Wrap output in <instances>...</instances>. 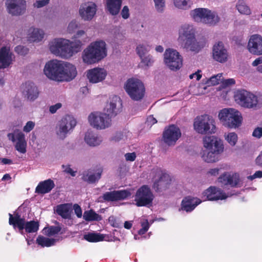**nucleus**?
I'll return each instance as SVG.
<instances>
[{
    "label": "nucleus",
    "mask_w": 262,
    "mask_h": 262,
    "mask_svg": "<svg viewBox=\"0 0 262 262\" xmlns=\"http://www.w3.org/2000/svg\"><path fill=\"white\" fill-rule=\"evenodd\" d=\"M181 136V132L180 128L174 125H171L164 131L163 140L168 145H174Z\"/></svg>",
    "instance_id": "nucleus-17"
},
{
    "label": "nucleus",
    "mask_w": 262,
    "mask_h": 262,
    "mask_svg": "<svg viewBox=\"0 0 262 262\" xmlns=\"http://www.w3.org/2000/svg\"><path fill=\"white\" fill-rule=\"evenodd\" d=\"M9 139L14 143L15 148L19 152H26L27 141L24 134L18 129H15L13 133L8 134Z\"/></svg>",
    "instance_id": "nucleus-16"
},
{
    "label": "nucleus",
    "mask_w": 262,
    "mask_h": 262,
    "mask_svg": "<svg viewBox=\"0 0 262 262\" xmlns=\"http://www.w3.org/2000/svg\"><path fill=\"white\" fill-rule=\"evenodd\" d=\"M61 230V228L58 226H51L48 227H45L43 229L45 235L51 236L58 234Z\"/></svg>",
    "instance_id": "nucleus-46"
},
{
    "label": "nucleus",
    "mask_w": 262,
    "mask_h": 262,
    "mask_svg": "<svg viewBox=\"0 0 262 262\" xmlns=\"http://www.w3.org/2000/svg\"><path fill=\"white\" fill-rule=\"evenodd\" d=\"M122 105L121 100L120 97L114 96L110 99L109 103L107 104L104 111L107 115L110 118L115 116L120 111Z\"/></svg>",
    "instance_id": "nucleus-24"
},
{
    "label": "nucleus",
    "mask_w": 262,
    "mask_h": 262,
    "mask_svg": "<svg viewBox=\"0 0 262 262\" xmlns=\"http://www.w3.org/2000/svg\"><path fill=\"white\" fill-rule=\"evenodd\" d=\"M48 46L52 54L68 59L81 51L82 43L79 39L70 40L63 38H55L49 42Z\"/></svg>",
    "instance_id": "nucleus-1"
},
{
    "label": "nucleus",
    "mask_w": 262,
    "mask_h": 262,
    "mask_svg": "<svg viewBox=\"0 0 262 262\" xmlns=\"http://www.w3.org/2000/svg\"><path fill=\"white\" fill-rule=\"evenodd\" d=\"M44 31L38 28L31 27L28 31L27 37L32 42H39L44 37Z\"/></svg>",
    "instance_id": "nucleus-35"
},
{
    "label": "nucleus",
    "mask_w": 262,
    "mask_h": 262,
    "mask_svg": "<svg viewBox=\"0 0 262 262\" xmlns=\"http://www.w3.org/2000/svg\"><path fill=\"white\" fill-rule=\"evenodd\" d=\"M78 23L75 20H72L68 26L67 31L69 33H73L78 27Z\"/></svg>",
    "instance_id": "nucleus-52"
},
{
    "label": "nucleus",
    "mask_w": 262,
    "mask_h": 262,
    "mask_svg": "<svg viewBox=\"0 0 262 262\" xmlns=\"http://www.w3.org/2000/svg\"><path fill=\"white\" fill-rule=\"evenodd\" d=\"M155 195L150 188L144 185L139 188L134 195V201L137 207H149L151 206Z\"/></svg>",
    "instance_id": "nucleus-10"
},
{
    "label": "nucleus",
    "mask_w": 262,
    "mask_h": 262,
    "mask_svg": "<svg viewBox=\"0 0 262 262\" xmlns=\"http://www.w3.org/2000/svg\"><path fill=\"white\" fill-rule=\"evenodd\" d=\"M124 156L126 160L129 161H134L136 158V155L135 152L127 153Z\"/></svg>",
    "instance_id": "nucleus-62"
},
{
    "label": "nucleus",
    "mask_w": 262,
    "mask_h": 262,
    "mask_svg": "<svg viewBox=\"0 0 262 262\" xmlns=\"http://www.w3.org/2000/svg\"><path fill=\"white\" fill-rule=\"evenodd\" d=\"M121 14L122 17L124 19H127L129 17V9L127 6H125L123 7V8L121 11Z\"/></svg>",
    "instance_id": "nucleus-60"
},
{
    "label": "nucleus",
    "mask_w": 262,
    "mask_h": 262,
    "mask_svg": "<svg viewBox=\"0 0 262 262\" xmlns=\"http://www.w3.org/2000/svg\"><path fill=\"white\" fill-rule=\"evenodd\" d=\"M23 95L30 101H34L38 97V88L32 82H26L23 85Z\"/></svg>",
    "instance_id": "nucleus-27"
},
{
    "label": "nucleus",
    "mask_w": 262,
    "mask_h": 262,
    "mask_svg": "<svg viewBox=\"0 0 262 262\" xmlns=\"http://www.w3.org/2000/svg\"><path fill=\"white\" fill-rule=\"evenodd\" d=\"M15 51L16 52H17L18 54L24 55H26L28 51V50L27 48L21 46H18L15 47Z\"/></svg>",
    "instance_id": "nucleus-55"
},
{
    "label": "nucleus",
    "mask_w": 262,
    "mask_h": 262,
    "mask_svg": "<svg viewBox=\"0 0 262 262\" xmlns=\"http://www.w3.org/2000/svg\"><path fill=\"white\" fill-rule=\"evenodd\" d=\"M14 57L8 47L0 49V69H5L12 64Z\"/></svg>",
    "instance_id": "nucleus-31"
},
{
    "label": "nucleus",
    "mask_w": 262,
    "mask_h": 262,
    "mask_svg": "<svg viewBox=\"0 0 262 262\" xmlns=\"http://www.w3.org/2000/svg\"><path fill=\"white\" fill-rule=\"evenodd\" d=\"M201 202L202 201L198 198L191 196H185L181 202V209L187 212H190Z\"/></svg>",
    "instance_id": "nucleus-28"
},
{
    "label": "nucleus",
    "mask_w": 262,
    "mask_h": 262,
    "mask_svg": "<svg viewBox=\"0 0 262 262\" xmlns=\"http://www.w3.org/2000/svg\"><path fill=\"white\" fill-rule=\"evenodd\" d=\"M54 181H41L35 189V192L38 194L49 193L54 187Z\"/></svg>",
    "instance_id": "nucleus-36"
},
{
    "label": "nucleus",
    "mask_w": 262,
    "mask_h": 262,
    "mask_svg": "<svg viewBox=\"0 0 262 262\" xmlns=\"http://www.w3.org/2000/svg\"><path fill=\"white\" fill-rule=\"evenodd\" d=\"M218 117L223 125L229 128L238 127L242 121L241 113L232 108H226L221 110Z\"/></svg>",
    "instance_id": "nucleus-4"
},
{
    "label": "nucleus",
    "mask_w": 262,
    "mask_h": 262,
    "mask_svg": "<svg viewBox=\"0 0 262 262\" xmlns=\"http://www.w3.org/2000/svg\"><path fill=\"white\" fill-rule=\"evenodd\" d=\"M170 183L168 181H155L152 188L157 192H161L169 188Z\"/></svg>",
    "instance_id": "nucleus-43"
},
{
    "label": "nucleus",
    "mask_w": 262,
    "mask_h": 262,
    "mask_svg": "<svg viewBox=\"0 0 262 262\" xmlns=\"http://www.w3.org/2000/svg\"><path fill=\"white\" fill-rule=\"evenodd\" d=\"M83 219L86 221H100L102 220L100 215L96 213L94 210L85 211L83 215Z\"/></svg>",
    "instance_id": "nucleus-41"
},
{
    "label": "nucleus",
    "mask_w": 262,
    "mask_h": 262,
    "mask_svg": "<svg viewBox=\"0 0 262 262\" xmlns=\"http://www.w3.org/2000/svg\"><path fill=\"white\" fill-rule=\"evenodd\" d=\"M124 89L131 99L134 101H140L145 96L144 84L141 80L138 78L128 79L124 84Z\"/></svg>",
    "instance_id": "nucleus-7"
},
{
    "label": "nucleus",
    "mask_w": 262,
    "mask_h": 262,
    "mask_svg": "<svg viewBox=\"0 0 262 262\" xmlns=\"http://www.w3.org/2000/svg\"><path fill=\"white\" fill-rule=\"evenodd\" d=\"M224 137L225 140L231 146H234L238 141L237 135L234 132L225 133Z\"/></svg>",
    "instance_id": "nucleus-44"
},
{
    "label": "nucleus",
    "mask_w": 262,
    "mask_h": 262,
    "mask_svg": "<svg viewBox=\"0 0 262 262\" xmlns=\"http://www.w3.org/2000/svg\"><path fill=\"white\" fill-rule=\"evenodd\" d=\"M107 75L105 70L103 68H96L88 72L87 76L92 83H98L103 81Z\"/></svg>",
    "instance_id": "nucleus-29"
},
{
    "label": "nucleus",
    "mask_w": 262,
    "mask_h": 262,
    "mask_svg": "<svg viewBox=\"0 0 262 262\" xmlns=\"http://www.w3.org/2000/svg\"><path fill=\"white\" fill-rule=\"evenodd\" d=\"M235 82V81L234 79L232 78L226 79L223 82V84L225 86H229L234 84Z\"/></svg>",
    "instance_id": "nucleus-64"
},
{
    "label": "nucleus",
    "mask_w": 262,
    "mask_h": 262,
    "mask_svg": "<svg viewBox=\"0 0 262 262\" xmlns=\"http://www.w3.org/2000/svg\"><path fill=\"white\" fill-rule=\"evenodd\" d=\"M107 55L105 42L102 40L91 43L83 51L82 58L88 64L96 63Z\"/></svg>",
    "instance_id": "nucleus-3"
},
{
    "label": "nucleus",
    "mask_w": 262,
    "mask_h": 262,
    "mask_svg": "<svg viewBox=\"0 0 262 262\" xmlns=\"http://www.w3.org/2000/svg\"><path fill=\"white\" fill-rule=\"evenodd\" d=\"M63 67L60 81H68L73 79L77 75L76 67L72 64L64 61H63Z\"/></svg>",
    "instance_id": "nucleus-30"
},
{
    "label": "nucleus",
    "mask_w": 262,
    "mask_h": 262,
    "mask_svg": "<svg viewBox=\"0 0 262 262\" xmlns=\"http://www.w3.org/2000/svg\"><path fill=\"white\" fill-rule=\"evenodd\" d=\"M35 126V123L33 121H28L23 128L24 132L29 133L32 130Z\"/></svg>",
    "instance_id": "nucleus-54"
},
{
    "label": "nucleus",
    "mask_w": 262,
    "mask_h": 262,
    "mask_svg": "<svg viewBox=\"0 0 262 262\" xmlns=\"http://www.w3.org/2000/svg\"><path fill=\"white\" fill-rule=\"evenodd\" d=\"M190 15L195 22L210 26L216 25L220 20L215 12L207 8H195L190 11Z\"/></svg>",
    "instance_id": "nucleus-5"
},
{
    "label": "nucleus",
    "mask_w": 262,
    "mask_h": 262,
    "mask_svg": "<svg viewBox=\"0 0 262 262\" xmlns=\"http://www.w3.org/2000/svg\"><path fill=\"white\" fill-rule=\"evenodd\" d=\"M212 57L213 59L220 63H224L228 60L229 54L223 42H219L213 46Z\"/></svg>",
    "instance_id": "nucleus-21"
},
{
    "label": "nucleus",
    "mask_w": 262,
    "mask_h": 262,
    "mask_svg": "<svg viewBox=\"0 0 262 262\" xmlns=\"http://www.w3.org/2000/svg\"><path fill=\"white\" fill-rule=\"evenodd\" d=\"M73 208L75 213L76 214L77 216L78 217H81L82 216V210L80 206L79 205L75 204L74 205Z\"/></svg>",
    "instance_id": "nucleus-61"
},
{
    "label": "nucleus",
    "mask_w": 262,
    "mask_h": 262,
    "mask_svg": "<svg viewBox=\"0 0 262 262\" xmlns=\"http://www.w3.org/2000/svg\"><path fill=\"white\" fill-rule=\"evenodd\" d=\"M97 6L93 2H88L81 5L79 12L84 20H91L96 14Z\"/></svg>",
    "instance_id": "nucleus-22"
},
{
    "label": "nucleus",
    "mask_w": 262,
    "mask_h": 262,
    "mask_svg": "<svg viewBox=\"0 0 262 262\" xmlns=\"http://www.w3.org/2000/svg\"><path fill=\"white\" fill-rule=\"evenodd\" d=\"M6 6L9 13L12 15H20L26 9V2L25 0H6Z\"/></svg>",
    "instance_id": "nucleus-18"
},
{
    "label": "nucleus",
    "mask_w": 262,
    "mask_h": 262,
    "mask_svg": "<svg viewBox=\"0 0 262 262\" xmlns=\"http://www.w3.org/2000/svg\"><path fill=\"white\" fill-rule=\"evenodd\" d=\"M147 178L152 180H168L171 179L170 174L165 170L160 168L152 169Z\"/></svg>",
    "instance_id": "nucleus-32"
},
{
    "label": "nucleus",
    "mask_w": 262,
    "mask_h": 262,
    "mask_svg": "<svg viewBox=\"0 0 262 262\" xmlns=\"http://www.w3.org/2000/svg\"><path fill=\"white\" fill-rule=\"evenodd\" d=\"M195 36V29L190 24L182 25L179 29L178 41L182 43Z\"/></svg>",
    "instance_id": "nucleus-26"
},
{
    "label": "nucleus",
    "mask_w": 262,
    "mask_h": 262,
    "mask_svg": "<svg viewBox=\"0 0 262 262\" xmlns=\"http://www.w3.org/2000/svg\"><path fill=\"white\" fill-rule=\"evenodd\" d=\"M76 123V119L72 116H64L58 121L55 127V130L57 138L61 140L64 139L73 131Z\"/></svg>",
    "instance_id": "nucleus-9"
},
{
    "label": "nucleus",
    "mask_w": 262,
    "mask_h": 262,
    "mask_svg": "<svg viewBox=\"0 0 262 262\" xmlns=\"http://www.w3.org/2000/svg\"><path fill=\"white\" fill-rule=\"evenodd\" d=\"M154 2L156 11L159 13L163 12L165 8V1L154 0Z\"/></svg>",
    "instance_id": "nucleus-50"
},
{
    "label": "nucleus",
    "mask_w": 262,
    "mask_h": 262,
    "mask_svg": "<svg viewBox=\"0 0 262 262\" xmlns=\"http://www.w3.org/2000/svg\"><path fill=\"white\" fill-rule=\"evenodd\" d=\"M88 119L90 125L97 129H104L111 125V119L106 113H92Z\"/></svg>",
    "instance_id": "nucleus-13"
},
{
    "label": "nucleus",
    "mask_w": 262,
    "mask_h": 262,
    "mask_svg": "<svg viewBox=\"0 0 262 262\" xmlns=\"http://www.w3.org/2000/svg\"><path fill=\"white\" fill-rule=\"evenodd\" d=\"M224 183L225 188H227L230 186L231 187L238 188L243 186L242 181H225Z\"/></svg>",
    "instance_id": "nucleus-51"
},
{
    "label": "nucleus",
    "mask_w": 262,
    "mask_h": 262,
    "mask_svg": "<svg viewBox=\"0 0 262 262\" xmlns=\"http://www.w3.org/2000/svg\"><path fill=\"white\" fill-rule=\"evenodd\" d=\"M150 50V47L146 42L139 43L136 49L137 54L139 57L145 55Z\"/></svg>",
    "instance_id": "nucleus-42"
},
{
    "label": "nucleus",
    "mask_w": 262,
    "mask_h": 262,
    "mask_svg": "<svg viewBox=\"0 0 262 262\" xmlns=\"http://www.w3.org/2000/svg\"><path fill=\"white\" fill-rule=\"evenodd\" d=\"M249 51L254 55H262V37L258 34L251 36L247 46Z\"/></svg>",
    "instance_id": "nucleus-23"
},
{
    "label": "nucleus",
    "mask_w": 262,
    "mask_h": 262,
    "mask_svg": "<svg viewBox=\"0 0 262 262\" xmlns=\"http://www.w3.org/2000/svg\"><path fill=\"white\" fill-rule=\"evenodd\" d=\"M63 64V61L57 59L49 61L45 66L44 74L50 79L60 81Z\"/></svg>",
    "instance_id": "nucleus-11"
},
{
    "label": "nucleus",
    "mask_w": 262,
    "mask_h": 262,
    "mask_svg": "<svg viewBox=\"0 0 262 262\" xmlns=\"http://www.w3.org/2000/svg\"><path fill=\"white\" fill-rule=\"evenodd\" d=\"M204 149L201 157L207 163H215L220 160V155L224 151L222 141L215 136H206L203 139Z\"/></svg>",
    "instance_id": "nucleus-2"
},
{
    "label": "nucleus",
    "mask_w": 262,
    "mask_h": 262,
    "mask_svg": "<svg viewBox=\"0 0 262 262\" xmlns=\"http://www.w3.org/2000/svg\"><path fill=\"white\" fill-rule=\"evenodd\" d=\"M9 224L15 228H17L19 231L25 229L27 233H33L37 232L39 229V224L38 222L30 221L26 222L24 217H21L18 212H15L14 214L9 213Z\"/></svg>",
    "instance_id": "nucleus-6"
},
{
    "label": "nucleus",
    "mask_w": 262,
    "mask_h": 262,
    "mask_svg": "<svg viewBox=\"0 0 262 262\" xmlns=\"http://www.w3.org/2000/svg\"><path fill=\"white\" fill-rule=\"evenodd\" d=\"M223 74L222 73L218 74L211 77L209 79H207L205 81V83L207 86H210L218 84L223 80Z\"/></svg>",
    "instance_id": "nucleus-45"
},
{
    "label": "nucleus",
    "mask_w": 262,
    "mask_h": 262,
    "mask_svg": "<svg viewBox=\"0 0 262 262\" xmlns=\"http://www.w3.org/2000/svg\"><path fill=\"white\" fill-rule=\"evenodd\" d=\"M140 58L141 63L145 67L151 66L154 62L153 57L149 54L144 55L142 57H140Z\"/></svg>",
    "instance_id": "nucleus-48"
},
{
    "label": "nucleus",
    "mask_w": 262,
    "mask_h": 262,
    "mask_svg": "<svg viewBox=\"0 0 262 262\" xmlns=\"http://www.w3.org/2000/svg\"><path fill=\"white\" fill-rule=\"evenodd\" d=\"M122 0H105V10L112 15H116L120 12Z\"/></svg>",
    "instance_id": "nucleus-33"
},
{
    "label": "nucleus",
    "mask_w": 262,
    "mask_h": 262,
    "mask_svg": "<svg viewBox=\"0 0 262 262\" xmlns=\"http://www.w3.org/2000/svg\"><path fill=\"white\" fill-rule=\"evenodd\" d=\"M220 171V168H214L210 169L207 173V174L209 177H215L217 176L219 174Z\"/></svg>",
    "instance_id": "nucleus-58"
},
{
    "label": "nucleus",
    "mask_w": 262,
    "mask_h": 262,
    "mask_svg": "<svg viewBox=\"0 0 262 262\" xmlns=\"http://www.w3.org/2000/svg\"><path fill=\"white\" fill-rule=\"evenodd\" d=\"M174 5L180 9H187L190 7L189 0H173Z\"/></svg>",
    "instance_id": "nucleus-47"
},
{
    "label": "nucleus",
    "mask_w": 262,
    "mask_h": 262,
    "mask_svg": "<svg viewBox=\"0 0 262 262\" xmlns=\"http://www.w3.org/2000/svg\"><path fill=\"white\" fill-rule=\"evenodd\" d=\"M71 205L69 204H60L56 208L57 213L64 219H71Z\"/></svg>",
    "instance_id": "nucleus-37"
},
{
    "label": "nucleus",
    "mask_w": 262,
    "mask_h": 262,
    "mask_svg": "<svg viewBox=\"0 0 262 262\" xmlns=\"http://www.w3.org/2000/svg\"><path fill=\"white\" fill-rule=\"evenodd\" d=\"M202 194L210 201L224 200L229 196L222 189L215 186H210L203 191Z\"/></svg>",
    "instance_id": "nucleus-19"
},
{
    "label": "nucleus",
    "mask_w": 262,
    "mask_h": 262,
    "mask_svg": "<svg viewBox=\"0 0 262 262\" xmlns=\"http://www.w3.org/2000/svg\"><path fill=\"white\" fill-rule=\"evenodd\" d=\"M62 107V104L61 103H57L55 105H51L50 106L49 111L52 114L55 113L58 110Z\"/></svg>",
    "instance_id": "nucleus-59"
},
{
    "label": "nucleus",
    "mask_w": 262,
    "mask_h": 262,
    "mask_svg": "<svg viewBox=\"0 0 262 262\" xmlns=\"http://www.w3.org/2000/svg\"><path fill=\"white\" fill-rule=\"evenodd\" d=\"M164 61L171 70H177L181 68L183 63L182 57L176 50L167 49L164 54Z\"/></svg>",
    "instance_id": "nucleus-12"
},
{
    "label": "nucleus",
    "mask_w": 262,
    "mask_h": 262,
    "mask_svg": "<svg viewBox=\"0 0 262 262\" xmlns=\"http://www.w3.org/2000/svg\"><path fill=\"white\" fill-rule=\"evenodd\" d=\"M131 195L128 190H114L103 194L102 198L105 201L115 202L124 200Z\"/></svg>",
    "instance_id": "nucleus-20"
},
{
    "label": "nucleus",
    "mask_w": 262,
    "mask_h": 262,
    "mask_svg": "<svg viewBox=\"0 0 262 262\" xmlns=\"http://www.w3.org/2000/svg\"><path fill=\"white\" fill-rule=\"evenodd\" d=\"M102 173V170L98 169L97 170L90 169L84 171L83 172V179L84 180H98L100 179Z\"/></svg>",
    "instance_id": "nucleus-38"
},
{
    "label": "nucleus",
    "mask_w": 262,
    "mask_h": 262,
    "mask_svg": "<svg viewBox=\"0 0 262 262\" xmlns=\"http://www.w3.org/2000/svg\"><path fill=\"white\" fill-rule=\"evenodd\" d=\"M195 131L201 135L212 134L215 132L216 127L213 118L207 115H201L195 118L193 122Z\"/></svg>",
    "instance_id": "nucleus-8"
},
{
    "label": "nucleus",
    "mask_w": 262,
    "mask_h": 262,
    "mask_svg": "<svg viewBox=\"0 0 262 262\" xmlns=\"http://www.w3.org/2000/svg\"><path fill=\"white\" fill-rule=\"evenodd\" d=\"M50 2V0H39L36 1L33 4V6L35 8H40L47 5Z\"/></svg>",
    "instance_id": "nucleus-53"
},
{
    "label": "nucleus",
    "mask_w": 262,
    "mask_h": 262,
    "mask_svg": "<svg viewBox=\"0 0 262 262\" xmlns=\"http://www.w3.org/2000/svg\"><path fill=\"white\" fill-rule=\"evenodd\" d=\"M62 168L64 172L73 177L76 176V171H74L69 165H62Z\"/></svg>",
    "instance_id": "nucleus-57"
},
{
    "label": "nucleus",
    "mask_w": 262,
    "mask_h": 262,
    "mask_svg": "<svg viewBox=\"0 0 262 262\" xmlns=\"http://www.w3.org/2000/svg\"><path fill=\"white\" fill-rule=\"evenodd\" d=\"M205 46V41L204 39L197 40L195 36L189 39H187L182 43V47L187 50L198 53Z\"/></svg>",
    "instance_id": "nucleus-25"
},
{
    "label": "nucleus",
    "mask_w": 262,
    "mask_h": 262,
    "mask_svg": "<svg viewBox=\"0 0 262 262\" xmlns=\"http://www.w3.org/2000/svg\"><path fill=\"white\" fill-rule=\"evenodd\" d=\"M252 136L255 138L260 139L262 137V127H256L252 133Z\"/></svg>",
    "instance_id": "nucleus-56"
},
{
    "label": "nucleus",
    "mask_w": 262,
    "mask_h": 262,
    "mask_svg": "<svg viewBox=\"0 0 262 262\" xmlns=\"http://www.w3.org/2000/svg\"><path fill=\"white\" fill-rule=\"evenodd\" d=\"M234 97L235 101L244 107L254 108L258 103L257 97L255 95L245 90L237 91Z\"/></svg>",
    "instance_id": "nucleus-14"
},
{
    "label": "nucleus",
    "mask_w": 262,
    "mask_h": 262,
    "mask_svg": "<svg viewBox=\"0 0 262 262\" xmlns=\"http://www.w3.org/2000/svg\"><path fill=\"white\" fill-rule=\"evenodd\" d=\"M84 141L90 146H97L99 145L102 141V137L92 131H88L85 133Z\"/></svg>",
    "instance_id": "nucleus-34"
},
{
    "label": "nucleus",
    "mask_w": 262,
    "mask_h": 262,
    "mask_svg": "<svg viewBox=\"0 0 262 262\" xmlns=\"http://www.w3.org/2000/svg\"><path fill=\"white\" fill-rule=\"evenodd\" d=\"M83 238L89 242L97 243L103 241L104 236L103 234L98 233H88L84 235Z\"/></svg>",
    "instance_id": "nucleus-39"
},
{
    "label": "nucleus",
    "mask_w": 262,
    "mask_h": 262,
    "mask_svg": "<svg viewBox=\"0 0 262 262\" xmlns=\"http://www.w3.org/2000/svg\"><path fill=\"white\" fill-rule=\"evenodd\" d=\"M247 178L253 180L262 178V171H257L253 175L248 176V172L243 171L241 172L234 171H227L222 173L219 178V180H239Z\"/></svg>",
    "instance_id": "nucleus-15"
},
{
    "label": "nucleus",
    "mask_w": 262,
    "mask_h": 262,
    "mask_svg": "<svg viewBox=\"0 0 262 262\" xmlns=\"http://www.w3.org/2000/svg\"><path fill=\"white\" fill-rule=\"evenodd\" d=\"M36 244L42 247H49L54 245L55 239L44 237L42 235H39L36 241Z\"/></svg>",
    "instance_id": "nucleus-40"
},
{
    "label": "nucleus",
    "mask_w": 262,
    "mask_h": 262,
    "mask_svg": "<svg viewBox=\"0 0 262 262\" xmlns=\"http://www.w3.org/2000/svg\"><path fill=\"white\" fill-rule=\"evenodd\" d=\"M236 9L242 14L250 15L251 13V11L249 7L244 3L237 4Z\"/></svg>",
    "instance_id": "nucleus-49"
},
{
    "label": "nucleus",
    "mask_w": 262,
    "mask_h": 262,
    "mask_svg": "<svg viewBox=\"0 0 262 262\" xmlns=\"http://www.w3.org/2000/svg\"><path fill=\"white\" fill-rule=\"evenodd\" d=\"M157 122V120L152 116H149L147 118L146 122L148 125H153V124L156 123Z\"/></svg>",
    "instance_id": "nucleus-63"
}]
</instances>
